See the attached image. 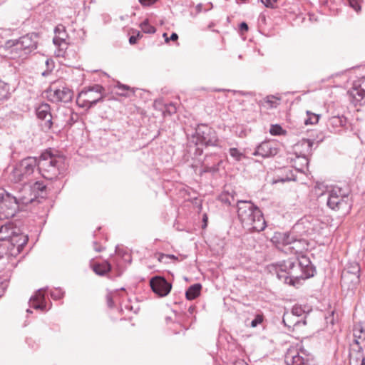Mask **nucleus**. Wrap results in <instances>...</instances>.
Masks as SVG:
<instances>
[{"label": "nucleus", "mask_w": 365, "mask_h": 365, "mask_svg": "<svg viewBox=\"0 0 365 365\" xmlns=\"http://www.w3.org/2000/svg\"><path fill=\"white\" fill-rule=\"evenodd\" d=\"M138 36H131L129 38V43L130 44H135L137 42Z\"/></svg>", "instance_id": "de8ad7c7"}, {"label": "nucleus", "mask_w": 365, "mask_h": 365, "mask_svg": "<svg viewBox=\"0 0 365 365\" xmlns=\"http://www.w3.org/2000/svg\"><path fill=\"white\" fill-rule=\"evenodd\" d=\"M307 118L304 120L305 125H314L319 121V115L312 113L309 110L307 111Z\"/></svg>", "instance_id": "7c9ffc66"}, {"label": "nucleus", "mask_w": 365, "mask_h": 365, "mask_svg": "<svg viewBox=\"0 0 365 365\" xmlns=\"http://www.w3.org/2000/svg\"><path fill=\"white\" fill-rule=\"evenodd\" d=\"M362 350V348L361 346H359V352H361Z\"/></svg>", "instance_id": "680f3d73"}, {"label": "nucleus", "mask_w": 365, "mask_h": 365, "mask_svg": "<svg viewBox=\"0 0 365 365\" xmlns=\"http://www.w3.org/2000/svg\"><path fill=\"white\" fill-rule=\"evenodd\" d=\"M56 41L57 39L66 40L67 38V34L66 32L65 27L62 24H59L56 26L54 29Z\"/></svg>", "instance_id": "c756f323"}, {"label": "nucleus", "mask_w": 365, "mask_h": 365, "mask_svg": "<svg viewBox=\"0 0 365 365\" xmlns=\"http://www.w3.org/2000/svg\"><path fill=\"white\" fill-rule=\"evenodd\" d=\"M331 121L334 123H337L338 122H341V120L338 117H333L331 118Z\"/></svg>", "instance_id": "603ef678"}, {"label": "nucleus", "mask_w": 365, "mask_h": 365, "mask_svg": "<svg viewBox=\"0 0 365 365\" xmlns=\"http://www.w3.org/2000/svg\"><path fill=\"white\" fill-rule=\"evenodd\" d=\"M222 200L223 202H225V203H227L228 205H231V203H232V202H231L230 200H228V199H225H225L222 197Z\"/></svg>", "instance_id": "5fc2aeb1"}, {"label": "nucleus", "mask_w": 365, "mask_h": 365, "mask_svg": "<svg viewBox=\"0 0 365 365\" xmlns=\"http://www.w3.org/2000/svg\"><path fill=\"white\" fill-rule=\"evenodd\" d=\"M262 322V317L259 315H257L252 322L251 327H255Z\"/></svg>", "instance_id": "58836bf2"}, {"label": "nucleus", "mask_w": 365, "mask_h": 365, "mask_svg": "<svg viewBox=\"0 0 365 365\" xmlns=\"http://www.w3.org/2000/svg\"><path fill=\"white\" fill-rule=\"evenodd\" d=\"M293 266L294 260L292 259H289L278 264L276 266V273L277 277L279 279H284V282H287V279L289 278V270H291L290 268L293 267Z\"/></svg>", "instance_id": "f3484780"}, {"label": "nucleus", "mask_w": 365, "mask_h": 365, "mask_svg": "<svg viewBox=\"0 0 365 365\" xmlns=\"http://www.w3.org/2000/svg\"><path fill=\"white\" fill-rule=\"evenodd\" d=\"M104 88L100 85H95L79 93L77 103L83 108H90L103 99Z\"/></svg>", "instance_id": "0eeeda50"}, {"label": "nucleus", "mask_w": 365, "mask_h": 365, "mask_svg": "<svg viewBox=\"0 0 365 365\" xmlns=\"http://www.w3.org/2000/svg\"><path fill=\"white\" fill-rule=\"evenodd\" d=\"M37 158L28 157L17 163L9 174V179L14 182H25L34 173L37 167Z\"/></svg>", "instance_id": "423d86ee"}, {"label": "nucleus", "mask_w": 365, "mask_h": 365, "mask_svg": "<svg viewBox=\"0 0 365 365\" xmlns=\"http://www.w3.org/2000/svg\"><path fill=\"white\" fill-rule=\"evenodd\" d=\"M117 87H118V89H120L122 91L130 90V88L129 86H128L126 85H123V84H120V83H118Z\"/></svg>", "instance_id": "a18cd8bd"}, {"label": "nucleus", "mask_w": 365, "mask_h": 365, "mask_svg": "<svg viewBox=\"0 0 365 365\" xmlns=\"http://www.w3.org/2000/svg\"><path fill=\"white\" fill-rule=\"evenodd\" d=\"M37 163L40 173L48 180L57 178L65 170L64 159L48 151L41 155Z\"/></svg>", "instance_id": "f03ea898"}, {"label": "nucleus", "mask_w": 365, "mask_h": 365, "mask_svg": "<svg viewBox=\"0 0 365 365\" xmlns=\"http://www.w3.org/2000/svg\"><path fill=\"white\" fill-rule=\"evenodd\" d=\"M229 153L230 155L237 161H240L243 156V154L235 148H230Z\"/></svg>", "instance_id": "f704fd0d"}, {"label": "nucleus", "mask_w": 365, "mask_h": 365, "mask_svg": "<svg viewBox=\"0 0 365 365\" xmlns=\"http://www.w3.org/2000/svg\"><path fill=\"white\" fill-rule=\"evenodd\" d=\"M278 0H272V5L274 6V4L276 3Z\"/></svg>", "instance_id": "bf43d9fd"}, {"label": "nucleus", "mask_w": 365, "mask_h": 365, "mask_svg": "<svg viewBox=\"0 0 365 365\" xmlns=\"http://www.w3.org/2000/svg\"><path fill=\"white\" fill-rule=\"evenodd\" d=\"M36 115L39 119L44 120V126L48 129L51 128L53 122H52V115L50 112V106L47 103L41 104L36 109Z\"/></svg>", "instance_id": "dca6fc26"}, {"label": "nucleus", "mask_w": 365, "mask_h": 365, "mask_svg": "<svg viewBox=\"0 0 365 365\" xmlns=\"http://www.w3.org/2000/svg\"><path fill=\"white\" fill-rule=\"evenodd\" d=\"M170 40L172 41H176L178 38V36L175 33H173L170 36Z\"/></svg>", "instance_id": "8fccbe9b"}, {"label": "nucleus", "mask_w": 365, "mask_h": 365, "mask_svg": "<svg viewBox=\"0 0 365 365\" xmlns=\"http://www.w3.org/2000/svg\"><path fill=\"white\" fill-rule=\"evenodd\" d=\"M111 303H112L111 299H109V300H108V304H109V306H111Z\"/></svg>", "instance_id": "052dcab7"}, {"label": "nucleus", "mask_w": 365, "mask_h": 365, "mask_svg": "<svg viewBox=\"0 0 365 365\" xmlns=\"http://www.w3.org/2000/svg\"><path fill=\"white\" fill-rule=\"evenodd\" d=\"M34 190L43 191L46 189V185L43 182H36L33 186Z\"/></svg>", "instance_id": "4c0bfd02"}, {"label": "nucleus", "mask_w": 365, "mask_h": 365, "mask_svg": "<svg viewBox=\"0 0 365 365\" xmlns=\"http://www.w3.org/2000/svg\"><path fill=\"white\" fill-rule=\"evenodd\" d=\"M7 241L18 247L27 242L26 236L21 233L20 229L11 223H6L0 227V242Z\"/></svg>", "instance_id": "6e6552de"}, {"label": "nucleus", "mask_w": 365, "mask_h": 365, "mask_svg": "<svg viewBox=\"0 0 365 365\" xmlns=\"http://www.w3.org/2000/svg\"><path fill=\"white\" fill-rule=\"evenodd\" d=\"M314 144V141L309 139H302L301 141H299L296 145L295 148L297 150L302 149L305 152L304 155L305 154H309L312 150V146Z\"/></svg>", "instance_id": "393cba45"}, {"label": "nucleus", "mask_w": 365, "mask_h": 365, "mask_svg": "<svg viewBox=\"0 0 365 365\" xmlns=\"http://www.w3.org/2000/svg\"><path fill=\"white\" fill-rule=\"evenodd\" d=\"M119 94H120V95H121V96H126V95H125V93H119Z\"/></svg>", "instance_id": "69168bd1"}, {"label": "nucleus", "mask_w": 365, "mask_h": 365, "mask_svg": "<svg viewBox=\"0 0 365 365\" xmlns=\"http://www.w3.org/2000/svg\"><path fill=\"white\" fill-rule=\"evenodd\" d=\"M192 142L195 143V155H201L202 146H216L218 140L215 131L207 125H199L193 136Z\"/></svg>", "instance_id": "20e7f679"}, {"label": "nucleus", "mask_w": 365, "mask_h": 365, "mask_svg": "<svg viewBox=\"0 0 365 365\" xmlns=\"http://www.w3.org/2000/svg\"><path fill=\"white\" fill-rule=\"evenodd\" d=\"M51 297L55 299L61 298L60 291L56 290V292H52L51 294Z\"/></svg>", "instance_id": "49530a36"}, {"label": "nucleus", "mask_w": 365, "mask_h": 365, "mask_svg": "<svg viewBox=\"0 0 365 365\" xmlns=\"http://www.w3.org/2000/svg\"><path fill=\"white\" fill-rule=\"evenodd\" d=\"M192 310H193V308L190 307V309H189L190 312H192Z\"/></svg>", "instance_id": "e2e57ef3"}, {"label": "nucleus", "mask_w": 365, "mask_h": 365, "mask_svg": "<svg viewBox=\"0 0 365 365\" xmlns=\"http://www.w3.org/2000/svg\"><path fill=\"white\" fill-rule=\"evenodd\" d=\"M302 324H303L304 325V324H306V322H305L304 320V321H302Z\"/></svg>", "instance_id": "338daca9"}, {"label": "nucleus", "mask_w": 365, "mask_h": 365, "mask_svg": "<svg viewBox=\"0 0 365 365\" xmlns=\"http://www.w3.org/2000/svg\"><path fill=\"white\" fill-rule=\"evenodd\" d=\"M352 102L359 103L365 96V76L354 83L353 88L349 91Z\"/></svg>", "instance_id": "2eb2a0df"}, {"label": "nucleus", "mask_w": 365, "mask_h": 365, "mask_svg": "<svg viewBox=\"0 0 365 365\" xmlns=\"http://www.w3.org/2000/svg\"><path fill=\"white\" fill-rule=\"evenodd\" d=\"M65 41L66 40H61V39H57V41H56V36L53 38V42L55 45L56 46H61L63 43H65Z\"/></svg>", "instance_id": "37998d69"}, {"label": "nucleus", "mask_w": 365, "mask_h": 365, "mask_svg": "<svg viewBox=\"0 0 365 365\" xmlns=\"http://www.w3.org/2000/svg\"><path fill=\"white\" fill-rule=\"evenodd\" d=\"M201 289H202V285L198 283L190 286L185 292L186 298L188 300H192V299H195L197 296H199Z\"/></svg>", "instance_id": "a878e982"}, {"label": "nucleus", "mask_w": 365, "mask_h": 365, "mask_svg": "<svg viewBox=\"0 0 365 365\" xmlns=\"http://www.w3.org/2000/svg\"><path fill=\"white\" fill-rule=\"evenodd\" d=\"M9 93V86L5 82L0 81V101L8 97Z\"/></svg>", "instance_id": "2f4dec72"}, {"label": "nucleus", "mask_w": 365, "mask_h": 365, "mask_svg": "<svg viewBox=\"0 0 365 365\" xmlns=\"http://www.w3.org/2000/svg\"><path fill=\"white\" fill-rule=\"evenodd\" d=\"M21 43L19 39L7 42L6 45L9 47L11 58H23L25 55L28 54L26 53V51L23 48V46H21Z\"/></svg>", "instance_id": "a211bd4d"}, {"label": "nucleus", "mask_w": 365, "mask_h": 365, "mask_svg": "<svg viewBox=\"0 0 365 365\" xmlns=\"http://www.w3.org/2000/svg\"><path fill=\"white\" fill-rule=\"evenodd\" d=\"M218 170L217 165H213L212 167H205V172H216Z\"/></svg>", "instance_id": "ea45409f"}, {"label": "nucleus", "mask_w": 365, "mask_h": 365, "mask_svg": "<svg viewBox=\"0 0 365 365\" xmlns=\"http://www.w3.org/2000/svg\"><path fill=\"white\" fill-rule=\"evenodd\" d=\"M33 198H26L25 197L12 196L11 194L6 192L0 196V219H9L14 217L18 209L19 204H27L31 202Z\"/></svg>", "instance_id": "39448f33"}, {"label": "nucleus", "mask_w": 365, "mask_h": 365, "mask_svg": "<svg viewBox=\"0 0 365 365\" xmlns=\"http://www.w3.org/2000/svg\"><path fill=\"white\" fill-rule=\"evenodd\" d=\"M290 269L291 270H289V278L291 281L293 279H307L312 276V274L310 272H307L304 269H302L295 261H294L293 267H291Z\"/></svg>", "instance_id": "6ab92c4d"}, {"label": "nucleus", "mask_w": 365, "mask_h": 365, "mask_svg": "<svg viewBox=\"0 0 365 365\" xmlns=\"http://www.w3.org/2000/svg\"><path fill=\"white\" fill-rule=\"evenodd\" d=\"M140 2L143 5H149L152 2L154 1V0H139Z\"/></svg>", "instance_id": "09e8293b"}, {"label": "nucleus", "mask_w": 365, "mask_h": 365, "mask_svg": "<svg viewBox=\"0 0 365 365\" xmlns=\"http://www.w3.org/2000/svg\"><path fill=\"white\" fill-rule=\"evenodd\" d=\"M262 3L267 8H273L272 0H261Z\"/></svg>", "instance_id": "a19ab883"}, {"label": "nucleus", "mask_w": 365, "mask_h": 365, "mask_svg": "<svg viewBox=\"0 0 365 365\" xmlns=\"http://www.w3.org/2000/svg\"><path fill=\"white\" fill-rule=\"evenodd\" d=\"M247 0H237V2L239 3H245Z\"/></svg>", "instance_id": "13d9d810"}, {"label": "nucleus", "mask_w": 365, "mask_h": 365, "mask_svg": "<svg viewBox=\"0 0 365 365\" xmlns=\"http://www.w3.org/2000/svg\"><path fill=\"white\" fill-rule=\"evenodd\" d=\"M46 98L52 102L58 103H69L72 101L73 97V91L66 87L61 88L52 89L48 88L46 91Z\"/></svg>", "instance_id": "f8f14e48"}, {"label": "nucleus", "mask_w": 365, "mask_h": 365, "mask_svg": "<svg viewBox=\"0 0 365 365\" xmlns=\"http://www.w3.org/2000/svg\"><path fill=\"white\" fill-rule=\"evenodd\" d=\"M297 264L303 269H304L307 272H310L311 267H310V261L309 258H307L305 256H301L297 259L294 260Z\"/></svg>", "instance_id": "cd10ccee"}, {"label": "nucleus", "mask_w": 365, "mask_h": 365, "mask_svg": "<svg viewBox=\"0 0 365 365\" xmlns=\"http://www.w3.org/2000/svg\"><path fill=\"white\" fill-rule=\"evenodd\" d=\"M327 205L334 210L341 211L342 214L349 212L351 209L347 196L341 193L339 188H334L329 192Z\"/></svg>", "instance_id": "1a4fd4ad"}, {"label": "nucleus", "mask_w": 365, "mask_h": 365, "mask_svg": "<svg viewBox=\"0 0 365 365\" xmlns=\"http://www.w3.org/2000/svg\"><path fill=\"white\" fill-rule=\"evenodd\" d=\"M234 365H247V364L244 361L240 360V361H236Z\"/></svg>", "instance_id": "3c124183"}, {"label": "nucleus", "mask_w": 365, "mask_h": 365, "mask_svg": "<svg viewBox=\"0 0 365 365\" xmlns=\"http://www.w3.org/2000/svg\"><path fill=\"white\" fill-rule=\"evenodd\" d=\"M44 294L43 293V291L41 289H39L35 295L31 297L30 299V306L34 307L36 309H44L45 305H44Z\"/></svg>", "instance_id": "aec40b11"}, {"label": "nucleus", "mask_w": 365, "mask_h": 365, "mask_svg": "<svg viewBox=\"0 0 365 365\" xmlns=\"http://www.w3.org/2000/svg\"><path fill=\"white\" fill-rule=\"evenodd\" d=\"M283 132L282 127L279 125H272L270 128L269 133L272 135H281Z\"/></svg>", "instance_id": "c9c22d12"}, {"label": "nucleus", "mask_w": 365, "mask_h": 365, "mask_svg": "<svg viewBox=\"0 0 365 365\" xmlns=\"http://www.w3.org/2000/svg\"><path fill=\"white\" fill-rule=\"evenodd\" d=\"M203 220H204V222H206V220H207V217H206V215H205V217H204V219H203Z\"/></svg>", "instance_id": "0e129e2a"}, {"label": "nucleus", "mask_w": 365, "mask_h": 365, "mask_svg": "<svg viewBox=\"0 0 365 365\" xmlns=\"http://www.w3.org/2000/svg\"><path fill=\"white\" fill-rule=\"evenodd\" d=\"M93 247H94V250L98 252H100L103 251V247L102 246L98 245V243L96 242H93Z\"/></svg>", "instance_id": "c03bdc74"}, {"label": "nucleus", "mask_w": 365, "mask_h": 365, "mask_svg": "<svg viewBox=\"0 0 365 365\" xmlns=\"http://www.w3.org/2000/svg\"><path fill=\"white\" fill-rule=\"evenodd\" d=\"M2 258V255H0V259Z\"/></svg>", "instance_id": "774afa93"}, {"label": "nucleus", "mask_w": 365, "mask_h": 365, "mask_svg": "<svg viewBox=\"0 0 365 365\" xmlns=\"http://www.w3.org/2000/svg\"><path fill=\"white\" fill-rule=\"evenodd\" d=\"M277 143L273 140H266L261 143L255 149L253 155L262 158L274 157L278 153Z\"/></svg>", "instance_id": "4468645a"}, {"label": "nucleus", "mask_w": 365, "mask_h": 365, "mask_svg": "<svg viewBox=\"0 0 365 365\" xmlns=\"http://www.w3.org/2000/svg\"><path fill=\"white\" fill-rule=\"evenodd\" d=\"M361 365H365V357H363L361 362Z\"/></svg>", "instance_id": "4d7b16f0"}, {"label": "nucleus", "mask_w": 365, "mask_h": 365, "mask_svg": "<svg viewBox=\"0 0 365 365\" xmlns=\"http://www.w3.org/2000/svg\"><path fill=\"white\" fill-rule=\"evenodd\" d=\"M317 219L312 216H305L293 226V232L299 234L301 236L312 235L317 231Z\"/></svg>", "instance_id": "9b49d317"}, {"label": "nucleus", "mask_w": 365, "mask_h": 365, "mask_svg": "<svg viewBox=\"0 0 365 365\" xmlns=\"http://www.w3.org/2000/svg\"><path fill=\"white\" fill-rule=\"evenodd\" d=\"M282 322L286 327L293 329L301 324V320L299 318L295 316L293 317V314L288 313V312H284Z\"/></svg>", "instance_id": "4be33fe9"}, {"label": "nucleus", "mask_w": 365, "mask_h": 365, "mask_svg": "<svg viewBox=\"0 0 365 365\" xmlns=\"http://www.w3.org/2000/svg\"><path fill=\"white\" fill-rule=\"evenodd\" d=\"M237 215L242 226L248 230L260 232L266 227L261 210L251 201H237Z\"/></svg>", "instance_id": "f257e3e1"}, {"label": "nucleus", "mask_w": 365, "mask_h": 365, "mask_svg": "<svg viewBox=\"0 0 365 365\" xmlns=\"http://www.w3.org/2000/svg\"><path fill=\"white\" fill-rule=\"evenodd\" d=\"M349 5L356 11L359 12L361 10V0H349Z\"/></svg>", "instance_id": "e433bc0d"}, {"label": "nucleus", "mask_w": 365, "mask_h": 365, "mask_svg": "<svg viewBox=\"0 0 365 365\" xmlns=\"http://www.w3.org/2000/svg\"><path fill=\"white\" fill-rule=\"evenodd\" d=\"M135 36H138V39L143 37V34H141L139 31L138 32L137 35Z\"/></svg>", "instance_id": "6e6d98bb"}, {"label": "nucleus", "mask_w": 365, "mask_h": 365, "mask_svg": "<svg viewBox=\"0 0 365 365\" xmlns=\"http://www.w3.org/2000/svg\"><path fill=\"white\" fill-rule=\"evenodd\" d=\"M360 266L357 262L349 263L342 272H348V274L359 275Z\"/></svg>", "instance_id": "c85d7f7f"}, {"label": "nucleus", "mask_w": 365, "mask_h": 365, "mask_svg": "<svg viewBox=\"0 0 365 365\" xmlns=\"http://www.w3.org/2000/svg\"><path fill=\"white\" fill-rule=\"evenodd\" d=\"M19 41L21 42V46L26 51V53H29L36 48V41L33 40L32 36L26 35L21 37Z\"/></svg>", "instance_id": "412c9836"}, {"label": "nucleus", "mask_w": 365, "mask_h": 365, "mask_svg": "<svg viewBox=\"0 0 365 365\" xmlns=\"http://www.w3.org/2000/svg\"><path fill=\"white\" fill-rule=\"evenodd\" d=\"M240 29L242 32H246L248 31V26L245 22H242L240 25Z\"/></svg>", "instance_id": "79ce46f5"}, {"label": "nucleus", "mask_w": 365, "mask_h": 365, "mask_svg": "<svg viewBox=\"0 0 365 365\" xmlns=\"http://www.w3.org/2000/svg\"><path fill=\"white\" fill-rule=\"evenodd\" d=\"M150 285L153 292L160 297L167 296L172 289V284L164 277L159 276L151 278Z\"/></svg>", "instance_id": "ddd939ff"}, {"label": "nucleus", "mask_w": 365, "mask_h": 365, "mask_svg": "<svg viewBox=\"0 0 365 365\" xmlns=\"http://www.w3.org/2000/svg\"><path fill=\"white\" fill-rule=\"evenodd\" d=\"M272 242L277 249L286 253L301 252L307 245L305 240L297 238L296 233L293 232V230L290 233H274Z\"/></svg>", "instance_id": "7ed1b4c3"}, {"label": "nucleus", "mask_w": 365, "mask_h": 365, "mask_svg": "<svg viewBox=\"0 0 365 365\" xmlns=\"http://www.w3.org/2000/svg\"><path fill=\"white\" fill-rule=\"evenodd\" d=\"M354 343L357 345L360 344L359 340H365V330L361 324L354 325L353 329Z\"/></svg>", "instance_id": "b1692460"}, {"label": "nucleus", "mask_w": 365, "mask_h": 365, "mask_svg": "<svg viewBox=\"0 0 365 365\" xmlns=\"http://www.w3.org/2000/svg\"><path fill=\"white\" fill-rule=\"evenodd\" d=\"M111 269L110 264L108 262H104L101 264H96L93 266L94 272L100 276H103L108 273Z\"/></svg>", "instance_id": "bb28decb"}, {"label": "nucleus", "mask_w": 365, "mask_h": 365, "mask_svg": "<svg viewBox=\"0 0 365 365\" xmlns=\"http://www.w3.org/2000/svg\"><path fill=\"white\" fill-rule=\"evenodd\" d=\"M142 31L146 34H154L155 32V29L149 24L148 20L146 19L143 22H142L140 25Z\"/></svg>", "instance_id": "473e14b6"}, {"label": "nucleus", "mask_w": 365, "mask_h": 365, "mask_svg": "<svg viewBox=\"0 0 365 365\" xmlns=\"http://www.w3.org/2000/svg\"><path fill=\"white\" fill-rule=\"evenodd\" d=\"M288 313L292 314L293 317L295 316L297 318H299L300 317H302L304 314V311L302 309V308L301 307L294 306L292 307L291 312H288Z\"/></svg>", "instance_id": "72a5a7b5"}, {"label": "nucleus", "mask_w": 365, "mask_h": 365, "mask_svg": "<svg viewBox=\"0 0 365 365\" xmlns=\"http://www.w3.org/2000/svg\"><path fill=\"white\" fill-rule=\"evenodd\" d=\"M359 282V275L348 274V272L341 273V283L344 285L355 286Z\"/></svg>", "instance_id": "5701e85b"}, {"label": "nucleus", "mask_w": 365, "mask_h": 365, "mask_svg": "<svg viewBox=\"0 0 365 365\" xmlns=\"http://www.w3.org/2000/svg\"><path fill=\"white\" fill-rule=\"evenodd\" d=\"M284 361L287 365H316L314 357L304 348L297 350H289L285 355Z\"/></svg>", "instance_id": "9d476101"}, {"label": "nucleus", "mask_w": 365, "mask_h": 365, "mask_svg": "<svg viewBox=\"0 0 365 365\" xmlns=\"http://www.w3.org/2000/svg\"><path fill=\"white\" fill-rule=\"evenodd\" d=\"M299 160H301L306 165H308V160L307 158H305L304 156H303L302 158H299Z\"/></svg>", "instance_id": "864d4df0"}]
</instances>
